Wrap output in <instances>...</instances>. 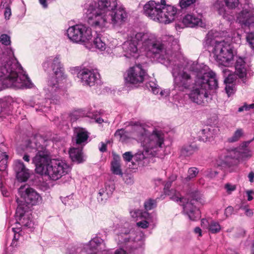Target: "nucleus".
Segmentation results:
<instances>
[{
  "instance_id": "1",
  "label": "nucleus",
  "mask_w": 254,
  "mask_h": 254,
  "mask_svg": "<svg viewBox=\"0 0 254 254\" xmlns=\"http://www.w3.org/2000/svg\"><path fill=\"white\" fill-rule=\"evenodd\" d=\"M33 141L28 140L25 145L27 152H37L33 159L38 174L48 176L52 180H57L67 174L70 167L64 160L51 159L46 146L51 142L41 135H36Z\"/></svg>"
},
{
  "instance_id": "2",
  "label": "nucleus",
  "mask_w": 254,
  "mask_h": 254,
  "mask_svg": "<svg viewBox=\"0 0 254 254\" xmlns=\"http://www.w3.org/2000/svg\"><path fill=\"white\" fill-rule=\"evenodd\" d=\"M169 39L171 43L167 48V54L164 53L159 62L171 68L174 90L185 92L192 87V76L196 78L197 71L190 69L191 63H196L191 61L184 66V60L179 55L180 46L178 39L172 36H169Z\"/></svg>"
},
{
  "instance_id": "3",
  "label": "nucleus",
  "mask_w": 254,
  "mask_h": 254,
  "mask_svg": "<svg viewBox=\"0 0 254 254\" xmlns=\"http://www.w3.org/2000/svg\"><path fill=\"white\" fill-rule=\"evenodd\" d=\"M87 22L95 28H103L108 24L118 26L127 19V13L122 6L117 7V0L92 1L86 8Z\"/></svg>"
},
{
  "instance_id": "4",
  "label": "nucleus",
  "mask_w": 254,
  "mask_h": 254,
  "mask_svg": "<svg viewBox=\"0 0 254 254\" xmlns=\"http://www.w3.org/2000/svg\"><path fill=\"white\" fill-rule=\"evenodd\" d=\"M43 67L45 71L52 70L54 72V75L48 79L47 84L44 88L46 98L41 102L31 100L25 105L35 107L37 112H46L50 107V104H57L59 103V94L61 91L60 81L65 79L67 76L64 72L63 65L59 55L47 57L43 63Z\"/></svg>"
},
{
  "instance_id": "5",
  "label": "nucleus",
  "mask_w": 254,
  "mask_h": 254,
  "mask_svg": "<svg viewBox=\"0 0 254 254\" xmlns=\"http://www.w3.org/2000/svg\"><path fill=\"white\" fill-rule=\"evenodd\" d=\"M0 83L4 87L15 89H30L34 86L11 48L0 52Z\"/></svg>"
},
{
  "instance_id": "6",
  "label": "nucleus",
  "mask_w": 254,
  "mask_h": 254,
  "mask_svg": "<svg viewBox=\"0 0 254 254\" xmlns=\"http://www.w3.org/2000/svg\"><path fill=\"white\" fill-rule=\"evenodd\" d=\"M169 36L162 41L156 40L154 35L148 32H133L128 36V40L122 46L123 55L127 58H137L139 55L138 46L142 45L148 57L155 58L158 61L170 45Z\"/></svg>"
},
{
  "instance_id": "7",
  "label": "nucleus",
  "mask_w": 254,
  "mask_h": 254,
  "mask_svg": "<svg viewBox=\"0 0 254 254\" xmlns=\"http://www.w3.org/2000/svg\"><path fill=\"white\" fill-rule=\"evenodd\" d=\"M132 135L143 148V151H138L133 156L137 161L144 159L149 155L155 156L164 146L165 133L160 129L155 127L150 132L143 126L136 124L132 127Z\"/></svg>"
},
{
  "instance_id": "8",
  "label": "nucleus",
  "mask_w": 254,
  "mask_h": 254,
  "mask_svg": "<svg viewBox=\"0 0 254 254\" xmlns=\"http://www.w3.org/2000/svg\"><path fill=\"white\" fill-rule=\"evenodd\" d=\"M190 69L196 71L197 75L192 89L189 94V99L198 105H204L211 99L209 90H215L218 87L216 75L212 71L205 72L197 64L191 63Z\"/></svg>"
},
{
  "instance_id": "9",
  "label": "nucleus",
  "mask_w": 254,
  "mask_h": 254,
  "mask_svg": "<svg viewBox=\"0 0 254 254\" xmlns=\"http://www.w3.org/2000/svg\"><path fill=\"white\" fill-rule=\"evenodd\" d=\"M172 182L168 181L164 185V193L170 196V199L174 201L179 202L183 206V212L187 215L189 218L192 221H196L200 218V212L196 206V203L201 204L205 203V201L203 195L197 190H190L187 194L186 197H182L179 192L171 189Z\"/></svg>"
},
{
  "instance_id": "10",
  "label": "nucleus",
  "mask_w": 254,
  "mask_h": 254,
  "mask_svg": "<svg viewBox=\"0 0 254 254\" xmlns=\"http://www.w3.org/2000/svg\"><path fill=\"white\" fill-rule=\"evenodd\" d=\"M218 36V33L216 31H209L205 38L204 46L213 54L215 60L219 64L229 66L233 64V47L224 41H218L216 39Z\"/></svg>"
},
{
  "instance_id": "11",
  "label": "nucleus",
  "mask_w": 254,
  "mask_h": 254,
  "mask_svg": "<svg viewBox=\"0 0 254 254\" xmlns=\"http://www.w3.org/2000/svg\"><path fill=\"white\" fill-rule=\"evenodd\" d=\"M127 225L119 226L114 230L115 241L120 247L126 248L129 253H138L144 245V234Z\"/></svg>"
},
{
  "instance_id": "12",
  "label": "nucleus",
  "mask_w": 254,
  "mask_h": 254,
  "mask_svg": "<svg viewBox=\"0 0 254 254\" xmlns=\"http://www.w3.org/2000/svg\"><path fill=\"white\" fill-rule=\"evenodd\" d=\"M144 13L154 21L168 24L174 19L178 10L171 5H167L165 0H161L160 3L150 0L143 7Z\"/></svg>"
},
{
  "instance_id": "13",
  "label": "nucleus",
  "mask_w": 254,
  "mask_h": 254,
  "mask_svg": "<svg viewBox=\"0 0 254 254\" xmlns=\"http://www.w3.org/2000/svg\"><path fill=\"white\" fill-rule=\"evenodd\" d=\"M242 10L237 14V20L243 27H248L250 29L254 28V13L252 10L253 4L251 0H244ZM246 40L249 46L254 50V31L248 32Z\"/></svg>"
},
{
  "instance_id": "14",
  "label": "nucleus",
  "mask_w": 254,
  "mask_h": 254,
  "mask_svg": "<svg viewBox=\"0 0 254 254\" xmlns=\"http://www.w3.org/2000/svg\"><path fill=\"white\" fill-rule=\"evenodd\" d=\"M66 34L71 42L78 44L90 42L93 36L91 29L82 23L69 27L66 30Z\"/></svg>"
},
{
  "instance_id": "15",
  "label": "nucleus",
  "mask_w": 254,
  "mask_h": 254,
  "mask_svg": "<svg viewBox=\"0 0 254 254\" xmlns=\"http://www.w3.org/2000/svg\"><path fill=\"white\" fill-rule=\"evenodd\" d=\"M21 198L27 204L36 205L42 202V197L34 189L29 186H21L18 189Z\"/></svg>"
},
{
  "instance_id": "16",
  "label": "nucleus",
  "mask_w": 254,
  "mask_h": 254,
  "mask_svg": "<svg viewBox=\"0 0 254 254\" xmlns=\"http://www.w3.org/2000/svg\"><path fill=\"white\" fill-rule=\"evenodd\" d=\"M146 75V72L143 68L142 65L138 64L130 67L127 70L125 78L127 83L138 84L142 83Z\"/></svg>"
},
{
  "instance_id": "17",
  "label": "nucleus",
  "mask_w": 254,
  "mask_h": 254,
  "mask_svg": "<svg viewBox=\"0 0 254 254\" xmlns=\"http://www.w3.org/2000/svg\"><path fill=\"white\" fill-rule=\"evenodd\" d=\"M77 77L83 85L92 86L97 82L100 74L97 69L83 68L78 72Z\"/></svg>"
},
{
  "instance_id": "18",
  "label": "nucleus",
  "mask_w": 254,
  "mask_h": 254,
  "mask_svg": "<svg viewBox=\"0 0 254 254\" xmlns=\"http://www.w3.org/2000/svg\"><path fill=\"white\" fill-rule=\"evenodd\" d=\"M15 215L17 223L22 227L33 228L34 222L32 219V214L29 211H26L23 208L19 205L16 210Z\"/></svg>"
},
{
  "instance_id": "19",
  "label": "nucleus",
  "mask_w": 254,
  "mask_h": 254,
  "mask_svg": "<svg viewBox=\"0 0 254 254\" xmlns=\"http://www.w3.org/2000/svg\"><path fill=\"white\" fill-rule=\"evenodd\" d=\"M220 129L218 127L206 126L198 132L200 140L204 142L210 141L219 133Z\"/></svg>"
},
{
  "instance_id": "20",
  "label": "nucleus",
  "mask_w": 254,
  "mask_h": 254,
  "mask_svg": "<svg viewBox=\"0 0 254 254\" xmlns=\"http://www.w3.org/2000/svg\"><path fill=\"white\" fill-rule=\"evenodd\" d=\"M13 168L17 179L19 181L25 182L29 178V170L26 168L22 161L16 160L14 163Z\"/></svg>"
},
{
  "instance_id": "21",
  "label": "nucleus",
  "mask_w": 254,
  "mask_h": 254,
  "mask_svg": "<svg viewBox=\"0 0 254 254\" xmlns=\"http://www.w3.org/2000/svg\"><path fill=\"white\" fill-rule=\"evenodd\" d=\"M115 189L114 183L110 182L106 183L104 187L101 189L98 193L97 200L99 203H104L110 198Z\"/></svg>"
},
{
  "instance_id": "22",
  "label": "nucleus",
  "mask_w": 254,
  "mask_h": 254,
  "mask_svg": "<svg viewBox=\"0 0 254 254\" xmlns=\"http://www.w3.org/2000/svg\"><path fill=\"white\" fill-rule=\"evenodd\" d=\"M182 22L186 27L190 28L198 26L202 27L203 25L201 16L196 15L193 13H188L185 15L183 18Z\"/></svg>"
},
{
  "instance_id": "23",
  "label": "nucleus",
  "mask_w": 254,
  "mask_h": 254,
  "mask_svg": "<svg viewBox=\"0 0 254 254\" xmlns=\"http://www.w3.org/2000/svg\"><path fill=\"white\" fill-rule=\"evenodd\" d=\"M89 133L83 127H76L74 128L73 139L77 144L85 145L88 143Z\"/></svg>"
},
{
  "instance_id": "24",
  "label": "nucleus",
  "mask_w": 254,
  "mask_h": 254,
  "mask_svg": "<svg viewBox=\"0 0 254 254\" xmlns=\"http://www.w3.org/2000/svg\"><path fill=\"white\" fill-rule=\"evenodd\" d=\"M89 252L84 244H76L69 246L66 249L65 254H93Z\"/></svg>"
},
{
  "instance_id": "25",
  "label": "nucleus",
  "mask_w": 254,
  "mask_h": 254,
  "mask_svg": "<svg viewBox=\"0 0 254 254\" xmlns=\"http://www.w3.org/2000/svg\"><path fill=\"white\" fill-rule=\"evenodd\" d=\"M235 67V73L240 78L246 76L248 67L244 59L239 57L236 60Z\"/></svg>"
},
{
  "instance_id": "26",
  "label": "nucleus",
  "mask_w": 254,
  "mask_h": 254,
  "mask_svg": "<svg viewBox=\"0 0 254 254\" xmlns=\"http://www.w3.org/2000/svg\"><path fill=\"white\" fill-rule=\"evenodd\" d=\"M213 8L224 18L230 20L231 19V17H233L232 15L229 14V11L226 10V6H225L222 0H216L213 4Z\"/></svg>"
},
{
  "instance_id": "27",
  "label": "nucleus",
  "mask_w": 254,
  "mask_h": 254,
  "mask_svg": "<svg viewBox=\"0 0 254 254\" xmlns=\"http://www.w3.org/2000/svg\"><path fill=\"white\" fill-rule=\"evenodd\" d=\"M7 147L3 143L0 144V172H3L7 167L8 155L6 154ZM1 177L0 175V177Z\"/></svg>"
},
{
  "instance_id": "28",
  "label": "nucleus",
  "mask_w": 254,
  "mask_h": 254,
  "mask_svg": "<svg viewBox=\"0 0 254 254\" xmlns=\"http://www.w3.org/2000/svg\"><path fill=\"white\" fill-rule=\"evenodd\" d=\"M136 124H138L140 125H142L145 128L144 125L141 124L138 122H135V123H133V124L131 125V130L130 132V134L129 135V133L128 132L126 131L124 129L121 128V129H119L116 131V132L115 133V136L119 138L120 140L122 142L127 141V139L128 138H129L130 137L133 138L132 137V127Z\"/></svg>"
},
{
  "instance_id": "29",
  "label": "nucleus",
  "mask_w": 254,
  "mask_h": 254,
  "mask_svg": "<svg viewBox=\"0 0 254 254\" xmlns=\"http://www.w3.org/2000/svg\"><path fill=\"white\" fill-rule=\"evenodd\" d=\"M69 155L73 162L80 163L83 161L82 148H71L69 151Z\"/></svg>"
},
{
  "instance_id": "30",
  "label": "nucleus",
  "mask_w": 254,
  "mask_h": 254,
  "mask_svg": "<svg viewBox=\"0 0 254 254\" xmlns=\"http://www.w3.org/2000/svg\"><path fill=\"white\" fill-rule=\"evenodd\" d=\"M196 0H180L179 6L180 10L183 12L191 11L194 9V3Z\"/></svg>"
},
{
  "instance_id": "31",
  "label": "nucleus",
  "mask_w": 254,
  "mask_h": 254,
  "mask_svg": "<svg viewBox=\"0 0 254 254\" xmlns=\"http://www.w3.org/2000/svg\"><path fill=\"white\" fill-rule=\"evenodd\" d=\"M111 165V169L113 174L122 176L123 174L121 168L120 157L119 155L114 156Z\"/></svg>"
},
{
  "instance_id": "32",
  "label": "nucleus",
  "mask_w": 254,
  "mask_h": 254,
  "mask_svg": "<svg viewBox=\"0 0 254 254\" xmlns=\"http://www.w3.org/2000/svg\"><path fill=\"white\" fill-rule=\"evenodd\" d=\"M130 215L132 218H145L150 220L152 218V215L146 211H142L138 209H134L130 211Z\"/></svg>"
},
{
  "instance_id": "33",
  "label": "nucleus",
  "mask_w": 254,
  "mask_h": 254,
  "mask_svg": "<svg viewBox=\"0 0 254 254\" xmlns=\"http://www.w3.org/2000/svg\"><path fill=\"white\" fill-rule=\"evenodd\" d=\"M198 173L199 170L197 168L195 167L189 168L188 170L187 176L182 179L183 182L187 183L193 180L196 177Z\"/></svg>"
},
{
  "instance_id": "34",
  "label": "nucleus",
  "mask_w": 254,
  "mask_h": 254,
  "mask_svg": "<svg viewBox=\"0 0 254 254\" xmlns=\"http://www.w3.org/2000/svg\"><path fill=\"white\" fill-rule=\"evenodd\" d=\"M197 150V148L195 145H185L181 150V155L184 157H189L194 154Z\"/></svg>"
},
{
  "instance_id": "35",
  "label": "nucleus",
  "mask_w": 254,
  "mask_h": 254,
  "mask_svg": "<svg viewBox=\"0 0 254 254\" xmlns=\"http://www.w3.org/2000/svg\"><path fill=\"white\" fill-rule=\"evenodd\" d=\"M223 72L225 77V84H234L236 79V75L226 68L223 69Z\"/></svg>"
},
{
  "instance_id": "36",
  "label": "nucleus",
  "mask_w": 254,
  "mask_h": 254,
  "mask_svg": "<svg viewBox=\"0 0 254 254\" xmlns=\"http://www.w3.org/2000/svg\"><path fill=\"white\" fill-rule=\"evenodd\" d=\"M93 42L94 46L97 49L101 51H104L106 49V44L103 41L101 37L99 36V35H98V36L94 39Z\"/></svg>"
},
{
  "instance_id": "37",
  "label": "nucleus",
  "mask_w": 254,
  "mask_h": 254,
  "mask_svg": "<svg viewBox=\"0 0 254 254\" xmlns=\"http://www.w3.org/2000/svg\"><path fill=\"white\" fill-rule=\"evenodd\" d=\"M12 231L14 233V236L10 246L13 248L16 247L17 245V241L22 234V230H19V228H12Z\"/></svg>"
},
{
  "instance_id": "38",
  "label": "nucleus",
  "mask_w": 254,
  "mask_h": 254,
  "mask_svg": "<svg viewBox=\"0 0 254 254\" xmlns=\"http://www.w3.org/2000/svg\"><path fill=\"white\" fill-rule=\"evenodd\" d=\"M221 227L218 222L211 221L208 224V230L212 234L219 233L221 230Z\"/></svg>"
},
{
  "instance_id": "39",
  "label": "nucleus",
  "mask_w": 254,
  "mask_h": 254,
  "mask_svg": "<svg viewBox=\"0 0 254 254\" xmlns=\"http://www.w3.org/2000/svg\"><path fill=\"white\" fill-rule=\"evenodd\" d=\"M150 214L152 215L151 219L147 220V219L142 218V220L136 223L137 226L143 229L147 228L149 226V224L150 222H153L155 219V214L154 213H150Z\"/></svg>"
},
{
  "instance_id": "40",
  "label": "nucleus",
  "mask_w": 254,
  "mask_h": 254,
  "mask_svg": "<svg viewBox=\"0 0 254 254\" xmlns=\"http://www.w3.org/2000/svg\"><path fill=\"white\" fill-rule=\"evenodd\" d=\"M146 87L151 90L154 94H157L160 92V89L155 81H150L146 83Z\"/></svg>"
},
{
  "instance_id": "41",
  "label": "nucleus",
  "mask_w": 254,
  "mask_h": 254,
  "mask_svg": "<svg viewBox=\"0 0 254 254\" xmlns=\"http://www.w3.org/2000/svg\"><path fill=\"white\" fill-rule=\"evenodd\" d=\"M144 206L145 211L147 212V211L151 210L156 207V200L150 198L144 202Z\"/></svg>"
},
{
  "instance_id": "42",
  "label": "nucleus",
  "mask_w": 254,
  "mask_h": 254,
  "mask_svg": "<svg viewBox=\"0 0 254 254\" xmlns=\"http://www.w3.org/2000/svg\"><path fill=\"white\" fill-rule=\"evenodd\" d=\"M243 134V130L242 128L237 129L232 136L228 138L230 142H234L238 141Z\"/></svg>"
},
{
  "instance_id": "43",
  "label": "nucleus",
  "mask_w": 254,
  "mask_h": 254,
  "mask_svg": "<svg viewBox=\"0 0 254 254\" xmlns=\"http://www.w3.org/2000/svg\"><path fill=\"white\" fill-rule=\"evenodd\" d=\"M11 113V107L7 105V103H3L1 104V110L0 112V117H3L4 115H8Z\"/></svg>"
},
{
  "instance_id": "44",
  "label": "nucleus",
  "mask_w": 254,
  "mask_h": 254,
  "mask_svg": "<svg viewBox=\"0 0 254 254\" xmlns=\"http://www.w3.org/2000/svg\"><path fill=\"white\" fill-rule=\"evenodd\" d=\"M0 43L5 46L10 45L11 44L10 37L6 34L0 35Z\"/></svg>"
},
{
  "instance_id": "45",
  "label": "nucleus",
  "mask_w": 254,
  "mask_h": 254,
  "mask_svg": "<svg viewBox=\"0 0 254 254\" xmlns=\"http://www.w3.org/2000/svg\"><path fill=\"white\" fill-rule=\"evenodd\" d=\"M226 6L229 9L236 8L239 3V0H225Z\"/></svg>"
},
{
  "instance_id": "46",
  "label": "nucleus",
  "mask_w": 254,
  "mask_h": 254,
  "mask_svg": "<svg viewBox=\"0 0 254 254\" xmlns=\"http://www.w3.org/2000/svg\"><path fill=\"white\" fill-rule=\"evenodd\" d=\"M217 173L215 171H212L210 169H207L203 173V175L206 177L212 178L214 177Z\"/></svg>"
},
{
  "instance_id": "47",
  "label": "nucleus",
  "mask_w": 254,
  "mask_h": 254,
  "mask_svg": "<svg viewBox=\"0 0 254 254\" xmlns=\"http://www.w3.org/2000/svg\"><path fill=\"white\" fill-rule=\"evenodd\" d=\"M225 90L228 96L234 93L235 86L234 84H225Z\"/></svg>"
},
{
  "instance_id": "48",
  "label": "nucleus",
  "mask_w": 254,
  "mask_h": 254,
  "mask_svg": "<svg viewBox=\"0 0 254 254\" xmlns=\"http://www.w3.org/2000/svg\"><path fill=\"white\" fill-rule=\"evenodd\" d=\"M133 157V155L130 151L126 152L123 154V158L126 162H130Z\"/></svg>"
},
{
  "instance_id": "49",
  "label": "nucleus",
  "mask_w": 254,
  "mask_h": 254,
  "mask_svg": "<svg viewBox=\"0 0 254 254\" xmlns=\"http://www.w3.org/2000/svg\"><path fill=\"white\" fill-rule=\"evenodd\" d=\"M224 188L229 194L231 193L232 191L236 189V186L235 185H232L230 183L225 184Z\"/></svg>"
},
{
  "instance_id": "50",
  "label": "nucleus",
  "mask_w": 254,
  "mask_h": 254,
  "mask_svg": "<svg viewBox=\"0 0 254 254\" xmlns=\"http://www.w3.org/2000/svg\"><path fill=\"white\" fill-rule=\"evenodd\" d=\"M11 15V8L8 5H7L5 8L4 11V15L5 19L6 20L9 19Z\"/></svg>"
},
{
  "instance_id": "51",
  "label": "nucleus",
  "mask_w": 254,
  "mask_h": 254,
  "mask_svg": "<svg viewBox=\"0 0 254 254\" xmlns=\"http://www.w3.org/2000/svg\"><path fill=\"white\" fill-rule=\"evenodd\" d=\"M69 120L71 122L76 121L79 118V116L77 112H73L68 115Z\"/></svg>"
},
{
  "instance_id": "52",
  "label": "nucleus",
  "mask_w": 254,
  "mask_h": 254,
  "mask_svg": "<svg viewBox=\"0 0 254 254\" xmlns=\"http://www.w3.org/2000/svg\"><path fill=\"white\" fill-rule=\"evenodd\" d=\"M234 211V208L233 207L229 206L227 207L225 210L224 214L225 216L228 217L230 216L233 213Z\"/></svg>"
},
{
  "instance_id": "53",
  "label": "nucleus",
  "mask_w": 254,
  "mask_h": 254,
  "mask_svg": "<svg viewBox=\"0 0 254 254\" xmlns=\"http://www.w3.org/2000/svg\"><path fill=\"white\" fill-rule=\"evenodd\" d=\"M170 92L168 90H161L160 92L159 95H160V97L165 98L169 95Z\"/></svg>"
},
{
  "instance_id": "54",
  "label": "nucleus",
  "mask_w": 254,
  "mask_h": 254,
  "mask_svg": "<svg viewBox=\"0 0 254 254\" xmlns=\"http://www.w3.org/2000/svg\"><path fill=\"white\" fill-rule=\"evenodd\" d=\"M2 184H3V181L2 179V177H0V189L1 190L2 194L3 196H7L8 195L7 194V192L5 191L4 190H3L2 189Z\"/></svg>"
},
{
  "instance_id": "55",
  "label": "nucleus",
  "mask_w": 254,
  "mask_h": 254,
  "mask_svg": "<svg viewBox=\"0 0 254 254\" xmlns=\"http://www.w3.org/2000/svg\"><path fill=\"white\" fill-rule=\"evenodd\" d=\"M39 2L42 7L44 8L48 7V3L50 0H39Z\"/></svg>"
},
{
  "instance_id": "56",
  "label": "nucleus",
  "mask_w": 254,
  "mask_h": 254,
  "mask_svg": "<svg viewBox=\"0 0 254 254\" xmlns=\"http://www.w3.org/2000/svg\"><path fill=\"white\" fill-rule=\"evenodd\" d=\"M254 193V191L251 190H249L247 191V194L248 196V200L251 201L253 199V196H252V194Z\"/></svg>"
},
{
  "instance_id": "57",
  "label": "nucleus",
  "mask_w": 254,
  "mask_h": 254,
  "mask_svg": "<svg viewBox=\"0 0 254 254\" xmlns=\"http://www.w3.org/2000/svg\"><path fill=\"white\" fill-rule=\"evenodd\" d=\"M245 213L246 216L251 217L253 215V211L252 209L249 208L246 210V212Z\"/></svg>"
},
{
  "instance_id": "58",
  "label": "nucleus",
  "mask_w": 254,
  "mask_h": 254,
  "mask_svg": "<svg viewBox=\"0 0 254 254\" xmlns=\"http://www.w3.org/2000/svg\"><path fill=\"white\" fill-rule=\"evenodd\" d=\"M99 150L102 152H105L106 151V150H107L106 145L105 143L102 142L101 143V146L99 148Z\"/></svg>"
},
{
  "instance_id": "59",
  "label": "nucleus",
  "mask_w": 254,
  "mask_h": 254,
  "mask_svg": "<svg viewBox=\"0 0 254 254\" xmlns=\"http://www.w3.org/2000/svg\"><path fill=\"white\" fill-rule=\"evenodd\" d=\"M194 232L195 234H198L199 236H201V229L199 227H195Z\"/></svg>"
},
{
  "instance_id": "60",
  "label": "nucleus",
  "mask_w": 254,
  "mask_h": 254,
  "mask_svg": "<svg viewBox=\"0 0 254 254\" xmlns=\"http://www.w3.org/2000/svg\"><path fill=\"white\" fill-rule=\"evenodd\" d=\"M244 111H247V104L246 103H245L243 106L240 107L238 109V112H243Z\"/></svg>"
},
{
  "instance_id": "61",
  "label": "nucleus",
  "mask_w": 254,
  "mask_h": 254,
  "mask_svg": "<svg viewBox=\"0 0 254 254\" xmlns=\"http://www.w3.org/2000/svg\"><path fill=\"white\" fill-rule=\"evenodd\" d=\"M248 178L250 182H253L254 178V173L253 172L250 173L248 175Z\"/></svg>"
},
{
  "instance_id": "62",
  "label": "nucleus",
  "mask_w": 254,
  "mask_h": 254,
  "mask_svg": "<svg viewBox=\"0 0 254 254\" xmlns=\"http://www.w3.org/2000/svg\"><path fill=\"white\" fill-rule=\"evenodd\" d=\"M95 122L100 124L104 122V120L100 117H95Z\"/></svg>"
},
{
  "instance_id": "63",
  "label": "nucleus",
  "mask_w": 254,
  "mask_h": 254,
  "mask_svg": "<svg viewBox=\"0 0 254 254\" xmlns=\"http://www.w3.org/2000/svg\"><path fill=\"white\" fill-rule=\"evenodd\" d=\"M176 179H177V176L176 175H172L169 178L168 181H171L172 183L173 182L175 181L176 180Z\"/></svg>"
},
{
  "instance_id": "64",
  "label": "nucleus",
  "mask_w": 254,
  "mask_h": 254,
  "mask_svg": "<svg viewBox=\"0 0 254 254\" xmlns=\"http://www.w3.org/2000/svg\"><path fill=\"white\" fill-rule=\"evenodd\" d=\"M254 109V103H253V104H250V105H248L247 104V111H250L251 109Z\"/></svg>"
}]
</instances>
